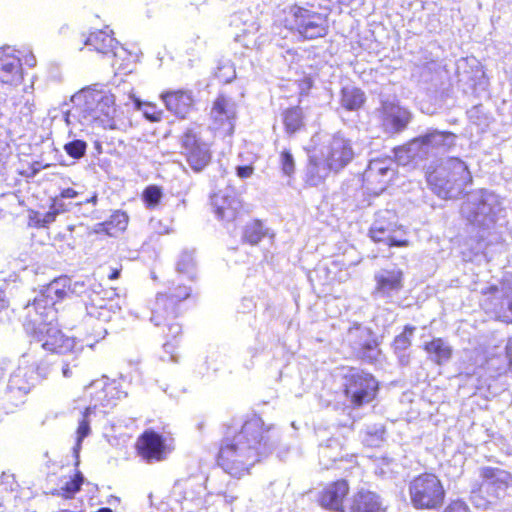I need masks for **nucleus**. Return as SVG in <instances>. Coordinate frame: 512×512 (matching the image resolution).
<instances>
[{
    "instance_id": "7c9ffc66",
    "label": "nucleus",
    "mask_w": 512,
    "mask_h": 512,
    "mask_svg": "<svg viewBox=\"0 0 512 512\" xmlns=\"http://www.w3.org/2000/svg\"><path fill=\"white\" fill-rule=\"evenodd\" d=\"M97 123L104 129H118V121L116 120L115 99L112 94L107 91L103 93V99L93 115V124Z\"/></svg>"
},
{
    "instance_id": "052dcab7",
    "label": "nucleus",
    "mask_w": 512,
    "mask_h": 512,
    "mask_svg": "<svg viewBox=\"0 0 512 512\" xmlns=\"http://www.w3.org/2000/svg\"><path fill=\"white\" fill-rule=\"evenodd\" d=\"M32 106H33V104H29V101L27 100L26 105H25V108L27 111L26 112L21 111V113H23L25 115L32 113Z\"/></svg>"
},
{
    "instance_id": "0e129e2a",
    "label": "nucleus",
    "mask_w": 512,
    "mask_h": 512,
    "mask_svg": "<svg viewBox=\"0 0 512 512\" xmlns=\"http://www.w3.org/2000/svg\"><path fill=\"white\" fill-rule=\"evenodd\" d=\"M106 333H107V329H106V328H104V327H102V328H100V330H99V331H97V332H96V335H97V336H102V337H103Z\"/></svg>"
},
{
    "instance_id": "49530a36",
    "label": "nucleus",
    "mask_w": 512,
    "mask_h": 512,
    "mask_svg": "<svg viewBox=\"0 0 512 512\" xmlns=\"http://www.w3.org/2000/svg\"><path fill=\"white\" fill-rule=\"evenodd\" d=\"M18 488L14 474L3 472L0 476V491L13 492Z\"/></svg>"
},
{
    "instance_id": "8fccbe9b",
    "label": "nucleus",
    "mask_w": 512,
    "mask_h": 512,
    "mask_svg": "<svg viewBox=\"0 0 512 512\" xmlns=\"http://www.w3.org/2000/svg\"><path fill=\"white\" fill-rule=\"evenodd\" d=\"M219 74L217 77L224 82H230L235 77V71L232 69L231 66H224L219 69Z\"/></svg>"
},
{
    "instance_id": "a878e982",
    "label": "nucleus",
    "mask_w": 512,
    "mask_h": 512,
    "mask_svg": "<svg viewBox=\"0 0 512 512\" xmlns=\"http://www.w3.org/2000/svg\"><path fill=\"white\" fill-rule=\"evenodd\" d=\"M138 449L141 456L147 461H161L165 457L167 446L162 435L148 430L139 438Z\"/></svg>"
},
{
    "instance_id": "0eeeda50",
    "label": "nucleus",
    "mask_w": 512,
    "mask_h": 512,
    "mask_svg": "<svg viewBox=\"0 0 512 512\" xmlns=\"http://www.w3.org/2000/svg\"><path fill=\"white\" fill-rule=\"evenodd\" d=\"M66 288L77 296L87 295L89 300L90 296L98 297L101 294L107 295L111 293L109 290H105L102 284L98 283L94 278L72 281L68 277H60L53 280L40 291L35 297V307L41 306L42 303L54 307L58 300L66 296Z\"/></svg>"
},
{
    "instance_id": "4c0bfd02",
    "label": "nucleus",
    "mask_w": 512,
    "mask_h": 512,
    "mask_svg": "<svg viewBox=\"0 0 512 512\" xmlns=\"http://www.w3.org/2000/svg\"><path fill=\"white\" fill-rule=\"evenodd\" d=\"M273 236L274 234L271 233L270 230L266 228L261 221L255 220L246 224L243 230L242 238L245 242L251 245H256L262 240V238H273Z\"/></svg>"
},
{
    "instance_id": "aec40b11",
    "label": "nucleus",
    "mask_w": 512,
    "mask_h": 512,
    "mask_svg": "<svg viewBox=\"0 0 512 512\" xmlns=\"http://www.w3.org/2000/svg\"><path fill=\"white\" fill-rule=\"evenodd\" d=\"M293 15L297 31L305 38L315 39L326 35V21L320 15L300 7L293 8Z\"/></svg>"
},
{
    "instance_id": "412c9836",
    "label": "nucleus",
    "mask_w": 512,
    "mask_h": 512,
    "mask_svg": "<svg viewBox=\"0 0 512 512\" xmlns=\"http://www.w3.org/2000/svg\"><path fill=\"white\" fill-rule=\"evenodd\" d=\"M395 215L390 211L379 213L374 223L372 224L369 234L374 242L384 243L389 247H403L408 245L407 240H398L393 236L396 231V223L386 219L394 218Z\"/></svg>"
},
{
    "instance_id": "2eb2a0df",
    "label": "nucleus",
    "mask_w": 512,
    "mask_h": 512,
    "mask_svg": "<svg viewBox=\"0 0 512 512\" xmlns=\"http://www.w3.org/2000/svg\"><path fill=\"white\" fill-rule=\"evenodd\" d=\"M202 128L193 124L188 127L181 137L182 154L194 172H201L211 161L208 144L201 137Z\"/></svg>"
},
{
    "instance_id": "7ed1b4c3",
    "label": "nucleus",
    "mask_w": 512,
    "mask_h": 512,
    "mask_svg": "<svg viewBox=\"0 0 512 512\" xmlns=\"http://www.w3.org/2000/svg\"><path fill=\"white\" fill-rule=\"evenodd\" d=\"M355 157L352 141L337 133L321 147L320 156H311L306 172V182L318 186L331 172L343 170Z\"/></svg>"
},
{
    "instance_id": "bf43d9fd",
    "label": "nucleus",
    "mask_w": 512,
    "mask_h": 512,
    "mask_svg": "<svg viewBox=\"0 0 512 512\" xmlns=\"http://www.w3.org/2000/svg\"><path fill=\"white\" fill-rule=\"evenodd\" d=\"M7 307L3 291L0 290V312Z\"/></svg>"
},
{
    "instance_id": "393cba45",
    "label": "nucleus",
    "mask_w": 512,
    "mask_h": 512,
    "mask_svg": "<svg viewBox=\"0 0 512 512\" xmlns=\"http://www.w3.org/2000/svg\"><path fill=\"white\" fill-rule=\"evenodd\" d=\"M78 366L76 357H54L51 356L43 360L34 370V377L38 379H45L50 373L61 372L63 377L69 378L73 374V368Z\"/></svg>"
},
{
    "instance_id": "774afa93",
    "label": "nucleus",
    "mask_w": 512,
    "mask_h": 512,
    "mask_svg": "<svg viewBox=\"0 0 512 512\" xmlns=\"http://www.w3.org/2000/svg\"><path fill=\"white\" fill-rule=\"evenodd\" d=\"M96 512H113L112 509L108 508V507H102L100 509H98Z\"/></svg>"
},
{
    "instance_id": "a19ab883",
    "label": "nucleus",
    "mask_w": 512,
    "mask_h": 512,
    "mask_svg": "<svg viewBox=\"0 0 512 512\" xmlns=\"http://www.w3.org/2000/svg\"><path fill=\"white\" fill-rule=\"evenodd\" d=\"M84 482V476L77 472L74 477L67 480L60 489L59 495L65 498H72L80 489Z\"/></svg>"
},
{
    "instance_id": "f8f14e48",
    "label": "nucleus",
    "mask_w": 512,
    "mask_h": 512,
    "mask_svg": "<svg viewBox=\"0 0 512 512\" xmlns=\"http://www.w3.org/2000/svg\"><path fill=\"white\" fill-rule=\"evenodd\" d=\"M344 392L350 403L360 407L374 400L378 391V382L370 373L350 368L344 376Z\"/></svg>"
},
{
    "instance_id": "5701e85b",
    "label": "nucleus",
    "mask_w": 512,
    "mask_h": 512,
    "mask_svg": "<svg viewBox=\"0 0 512 512\" xmlns=\"http://www.w3.org/2000/svg\"><path fill=\"white\" fill-rule=\"evenodd\" d=\"M235 117V102L223 95L218 96L211 109V118L214 128L222 129L225 133L231 134L234 130Z\"/></svg>"
},
{
    "instance_id": "a18cd8bd",
    "label": "nucleus",
    "mask_w": 512,
    "mask_h": 512,
    "mask_svg": "<svg viewBox=\"0 0 512 512\" xmlns=\"http://www.w3.org/2000/svg\"><path fill=\"white\" fill-rule=\"evenodd\" d=\"M135 105L138 109L143 110V114L146 119L153 121V122H157V121L161 120L162 112L157 111L156 107L154 105L147 104V105H145V108L143 109L142 104L140 103L139 100L135 101Z\"/></svg>"
},
{
    "instance_id": "a211bd4d",
    "label": "nucleus",
    "mask_w": 512,
    "mask_h": 512,
    "mask_svg": "<svg viewBox=\"0 0 512 512\" xmlns=\"http://www.w3.org/2000/svg\"><path fill=\"white\" fill-rule=\"evenodd\" d=\"M86 393L91 397V404L93 408L101 406L109 408L116 405V400L126 397V392L119 389L115 382H109L108 378L92 381L86 388Z\"/></svg>"
},
{
    "instance_id": "37998d69",
    "label": "nucleus",
    "mask_w": 512,
    "mask_h": 512,
    "mask_svg": "<svg viewBox=\"0 0 512 512\" xmlns=\"http://www.w3.org/2000/svg\"><path fill=\"white\" fill-rule=\"evenodd\" d=\"M279 165L284 175L290 177L295 172L294 157L288 150H283L279 156Z\"/></svg>"
},
{
    "instance_id": "c03bdc74",
    "label": "nucleus",
    "mask_w": 512,
    "mask_h": 512,
    "mask_svg": "<svg viewBox=\"0 0 512 512\" xmlns=\"http://www.w3.org/2000/svg\"><path fill=\"white\" fill-rule=\"evenodd\" d=\"M162 198V191L158 186H148L143 192V200L148 207H155Z\"/></svg>"
},
{
    "instance_id": "cd10ccee",
    "label": "nucleus",
    "mask_w": 512,
    "mask_h": 512,
    "mask_svg": "<svg viewBox=\"0 0 512 512\" xmlns=\"http://www.w3.org/2000/svg\"><path fill=\"white\" fill-rule=\"evenodd\" d=\"M168 111L179 118H185L190 112L193 104L191 92L184 90L166 91L161 94Z\"/></svg>"
},
{
    "instance_id": "72a5a7b5",
    "label": "nucleus",
    "mask_w": 512,
    "mask_h": 512,
    "mask_svg": "<svg viewBox=\"0 0 512 512\" xmlns=\"http://www.w3.org/2000/svg\"><path fill=\"white\" fill-rule=\"evenodd\" d=\"M128 225V216L120 210L114 211L110 218L95 226L96 233H105L111 237H116L123 232Z\"/></svg>"
},
{
    "instance_id": "4be33fe9",
    "label": "nucleus",
    "mask_w": 512,
    "mask_h": 512,
    "mask_svg": "<svg viewBox=\"0 0 512 512\" xmlns=\"http://www.w3.org/2000/svg\"><path fill=\"white\" fill-rule=\"evenodd\" d=\"M10 47L0 48V82L2 84L17 86L23 79V70L20 57Z\"/></svg>"
},
{
    "instance_id": "423d86ee",
    "label": "nucleus",
    "mask_w": 512,
    "mask_h": 512,
    "mask_svg": "<svg viewBox=\"0 0 512 512\" xmlns=\"http://www.w3.org/2000/svg\"><path fill=\"white\" fill-rule=\"evenodd\" d=\"M191 288L179 284L168 293H157L151 309V322L155 326H167V336L176 339L182 332V326L174 320L179 314V304L190 296Z\"/></svg>"
},
{
    "instance_id": "2f4dec72",
    "label": "nucleus",
    "mask_w": 512,
    "mask_h": 512,
    "mask_svg": "<svg viewBox=\"0 0 512 512\" xmlns=\"http://www.w3.org/2000/svg\"><path fill=\"white\" fill-rule=\"evenodd\" d=\"M212 205L218 219L232 221L236 218L241 204L239 200L227 192H219L212 197Z\"/></svg>"
},
{
    "instance_id": "f704fd0d",
    "label": "nucleus",
    "mask_w": 512,
    "mask_h": 512,
    "mask_svg": "<svg viewBox=\"0 0 512 512\" xmlns=\"http://www.w3.org/2000/svg\"><path fill=\"white\" fill-rule=\"evenodd\" d=\"M366 101V95L360 88L349 85L340 91L341 107L347 111L359 110Z\"/></svg>"
},
{
    "instance_id": "e433bc0d",
    "label": "nucleus",
    "mask_w": 512,
    "mask_h": 512,
    "mask_svg": "<svg viewBox=\"0 0 512 512\" xmlns=\"http://www.w3.org/2000/svg\"><path fill=\"white\" fill-rule=\"evenodd\" d=\"M95 408L92 407V405H89L84 413L82 419L79 421V425L77 428V437H76V443L73 447V454L76 459L75 466L79 465V453L81 450L82 442L83 440L90 434V421L89 417L95 413Z\"/></svg>"
},
{
    "instance_id": "c756f323",
    "label": "nucleus",
    "mask_w": 512,
    "mask_h": 512,
    "mask_svg": "<svg viewBox=\"0 0 512 512\" xmlns=\"http://www.w3.org/2000/svg\"><path fill=\"white\" fill-rule=\"evenodd\" d=\"M84 44L91 50L104 55L111 53L114 57H118L120 52L126 53L124 48L118 47V42L103 30L90 33Z\"/></svg>"
},
{
    "instance_id": "6e6552de",
    "label": "nucleus",
    "mask_w": 512,
    "mask_h": 512,
    "mask_svg": "<svg viewBox=\"0 0 512 512\" xmlns=\"http://www.w3.org/2000/svg\"><path fill=\"white\" fill-rule=\"evenodd\" d=\"M502 211L500 198L484 189L469 193L460 209L461 215L467 221L484 228L494 224Z\"/></svg>"
},
{
    "instance_id": "4d7b16f0",
    "label": "nucleus",
    "mask_w": 512,
    "mask_h": 512,
    "mask_svg": "<svg viewBox=\"0 0 512 512\" xmlns=\"http://www.w3.org/2000/svg\"><path fill=\"white\" fill-rule=\"evenodd\" d=\"M121 269L118 268H110V273L108 274V279L116 280L120 277Z\"/></svg>"
},
{
    "instance_id": "f03ea898",
    "label": "nucleus",
    "mask_w": 512,
    "mask_h": 512,
    "mask_svg": "<svg viewBox=\"0 0 512 512\" xmlns=\"http://www.w3.org/2000/svg\"><path fill=\"white\" fill-rule=\"evenodd\" d=\"M25 326L33 333V339L45 350L66 354L75 346L73 338L65 336L58 328V312L46 303L35 307V299L25 306Z\"/></svg>"
},
{
    "instance_id": "4468645a",
    "label": "nucleus",
    "mask_w": 512,
    "mask_h": 512,
    "mask_svg": "<svg viewBox=\"0 0 512 512\" xmlns=\"http://www.w3.org/2000/svg\"><path fill=\"white\" fill-rule=\"evenodd\" d=\"M376 119L386 135L394 136L403 132L412 121V113L399 105L398 101L380 98V105L375 109Z\"/></svg>"
},
{
    "instance_id": "603ef678",
    "label": "nucleus",
    "mask_w": 512,
    "mask_h": 512,
    "mask_svg": "<svg viewBox=\"0 0 512 512\" xmlns=\"http://www.w3.org/2000/svg\"><path fill=\"white\" fill-rule=\"evenodd\" d=\"M506 357L509 360V369L512 373V336L508 339L505 346Z\"/></svg>"
},
{
    "instance_id": "3c124183",
    "label": "nucleus",
    "mask_w": 512,
    "mask_h": 512,
    "mask_svg": "<svg viewBox=\"0 0 512 512\" xmlns=\"http://www.w3.org/2000/svg\"><path fill=\"white\" fill-rule=\"evenodd\" d=\"M236 173H237V176L240 178H243V179L248 178L253 173V167L250 165L237 166Z\"/></svg>"
},
{
    "instance_id": "09e8293b",
    "label": "nucleus",
    "mask_w": 512,
    "mask_h": 512,
    "mask_svg": "<svg viewBox=\"0 0 512 512\" xmlns=\"http://www.w3.org/2000/svg\"><path fill=\"white\" fill-rule=\"evenodd\" d=\"M443 512H470L467 504L461 500L452 501Z\"/></svg>"
},
{
    "instance_id": "dca6fc26",
    "label": "nucleus",
    "mask_w": 512,
    "mask_h": 512,
    "mask_svg": "<svg viewBox=\"0 0 512 512\" xmlns=\"http://www.w3.org/2000/svg\"><path fill=\"white\" fill-rule=\"evenodd\" d=\"M344 343L350 347L353 356L369 363L375 361L380 353L372 331L361 324H354L348 329Z\"/></svg>"
},
{
    "instance_id": "de8ad7c7",
    "label": "nucleus",
    "mask_w": 512,
    "mask_h": 512,
    "mask_svg": "<svg viewBox=\"0 0 512 512\" xmlns=\"http://www.w3.org/2000/svg\"><path fill=\"white\" fill-rule=\"evenodd\" d=\"M59 207H60L59 200L56 199L52 206V209L44 215V218L42 220L43 226H46V225L52 223L53 221H55L56 215L60 212Z\"/></svg>"
},
{
    "instance_id": "ea45409f",
    "label": "nucleus",
    "mask_w": 512,
    "mask_h": 512,
    "mask_svg": "<svg viewBox=\"0 0 512 512\" xmlns=\"http://www.w3.org/2000/svg\"><path fill=\"white\" fill-rule=\"evenodd\" d=\"M414 331V326L406 325L403 332L395 337L393 341V348L395 353H402L411 346V339L413 337Z\"/></svg>"
},
{
    "instance_id": "c85d7f7f",
    "label": "nucleus",
    "mask_w": 512,
    "mask_h": 512,
    "mask_svg": "<svg viewBox=\"0 0 512 512\" xmlns=\"http://www.w3.org/2000/svg\"><path fill=\"white\" fill-rule=\"evenodd\" d=\"M381 497L369 490H360L350 501L349 512H385Z\"/></svg>"
},
{
    "instance_id": "79ce46f5",
    "label": "nucleus",
    "mask_w": 512,
    "mask_h": 512,
    "mask_svg": "<svg viewBox=\"0 0 512 512\" xmlns=\"http://www.w3.org/2000/svg\"><path fill=\"white\" fill-rule=\"evenodd\" d=\"M87 143L83 140H73L64 146L66 153L74 159H80L86 153Z\"/></svg>"
},
{
    "instance_id": "c9c22d12",
    "label": "nucleus",
    "mask_w": 512,
    "mask_h": 512,
    "mask_svg": "<svg viewBox=\"0 0 512 512\" xmlns=\"http://www.w3.org/2000/svg\"><path fill=\"white\" fill-rule=\"evenodd\" d=\"M282 122L285 132L292 136L304 128V116L302 108L299 106L291 107L283 111Z\"/></svg>"
},
{
    "instance_id": "9d476101",
    "label": "nucleus",
    "mask_w": 512,
    "mask_h": 512,
    "mask_svg": "<svg viewBox=\"0 0 512 512\" xmlns=\"http://www.w3.org/2000/svg\"><path fill=\"white\" fill-rule=\"evenodd\" d=\"M36 383L34 369L29 366H19L10 375L5 389L0 393V407L6 413L24 403L26 395Z\"/></svg>"
},
{
    "instance_id": "680f3d73",
    "label": "nucleus",
    "mask_w": 512,
    "mask_h": 512,
    "mask_svg": "<svg viewBox=\"0 0 512 512\" xmlns=\"http://www.w3.org/2000/svg\"><path fill=\"white\" fill-rule=\"evenodd\" d=\"M36 63L35 57L31 55L28 59H26V64L33 67Z\"/></svg>"
},
{
    "instance_id": "864d4df0",
    "label": "nucleus",
    "mask_w": 512,
    "mask_h": 512,
    "mask_svg": "<svg viewBox=\"0 0 512 512\" xmlns=\"http://www.w3.org/2000/svg\"><path fill=\"white\" fill-rule=\"evenodd\" d=\"M78 196V192L72 188L63 189L60 193L62 199H70Z\"/></svg>"
},
{
    "instance_id": "39448f33",
    "label": "nucleus",
    "mask_w": 512,
    "mask_h": 512,
    "mask_svg": "<svg viewBox=\"0 0 512 512\" xmlns=\"http://www.w3.org/2000/svg\"><path fill=\"white\" fill-rule=\"evenodd\" d=\"M457 136L449 131H440L429 129L419 137L409 141L406 145L396 148L394 156L401 165H407L410 162H418L447 152L455 146Z\"/></svg>"
},
{
    "instance_id": "5fc2aeb1",
    "label": "nucleus",
    "mask_w": 512,
    "mask_h": 512,
    "mask_svg": "<svg viewBox=\"0 0 512 512\" xmlns=\"http://www.w3.org/2000/svg\"><path fill=\"white\" fill-rule=\"evenodd\" d=\"M163 348H164L165 352H167L169 354V359L174 361L175 356L173 355V351H174L175 345L172 342L167 341L166 343H164Z\"/></svg>"
},
{
    "instance_id": "bb28decb",
    "label": "nucleus",
    "mask_w": 512,
    "mask_h": 512,
    "mask_svg": "<svg viewBox=\"0 0 512 512\" xmlns=\"http://www.w3.org/2000/svg\"><path fill=\"white\" fill-rule=\"evenodd\" d=\"M349 492L347 481L338 480L326 486L320 494L319 502L325 509L344 512V499Z\"/></svg>"
},
{
    "instance_id": "69168bd1",
    "label": "nucleus",
    "mask_w": 512,
    "mask_h": 512,
    "mask_svg": "<svg viewBox=\"0 0 512 512\" xmlns=\"http://www.w3.org/2000/svg\"><path fill=\"white\" fill-rule=\"evenodd\" d=\"M6 374V368L3 365H0V379H2Z\"/></svg>"
},
{
    "instance_id": "f257e3e1",
    "label": "nucleus",
    "mask_w": 512,
    "mask_h": 512,
    "mask_svg": "<svg viewBox=\"0 0 512 512\" xmlns=\"http://www.w3.org/2000/svg\"><path fill=\"white\" fill-rule=\"evenodd\" d=\"M278 441L275 427H265L263 420L254 416L245 421L238 431L228 428L218 453V465L226 473L239 478L262 457L269 455Z\"/></svg>"
},
{
    "instance_id": "338daca9",
    "label": "nucleus",
    "mask_w": 512,
    "mask_h": 512,
    "mask_svg": "<svg viewBox=\"0 0 512 512\" xmlns=\"http://www.w3.org/2000/svg\"><path fill=\"white\" fill-rule=\"evenodd\" d=\"M183 485L185 489L194 487L190 480H186Z\"/></svg>"
},
{
    "instance_id": "6e6d98bb",
    "label": "nucleus",
    "mask_w": 512,
    "mask_h": 512,
    "mask_svg": "<svg viewBox=\"0 0 512 512\" xmlns=\"http://www.w3.org/2000/svg\"><path fill=\"white\" fill-rule=\"evenodd\" d=\"M480 112H481V106H474L467 113H468L470 120L474 121V119L478 117V113H480Z\"/></svg>"
},
{
    "instance_id": "6ab92c4d",
    "label": "nucleus",
    "mask_w": 512,
    "mask_h": 512,
    "mask_svg": "<svg viewBox=\"0 0 512 512\" xmlns=\"http://www.w3.org/2000/svg\"><path fill=\"white\" fill-rule=\"evenodd\" d=\"M484 481L481 484L480 493H486L488 499L485 503H479L476 501L477 495L474 493L472 499L478 507H486L487 505L493 504L496 499H500L505 496L507 484V474L501 470L486 469L484 471Z\"/></svg>"
},
{
    "instance_id": "58836bf2",
    "label": "nucleus",
    "mask_w": 512,
    "mask_h": 512,
    "mask_svg": "<svg viewBox=\"0 0 512 512\" xmlns=\"http://www.w3.org/2000/svg\"><path fill=\"white\" fill-rule=\"evenodd\" d=\"M177 272L185 274L190 280L194 278L195 260L193 251H184L177 262Z\"/></svg>"
},
{
    "instance_id": "e2e57ef3",
    "label": "nucleus",
    "mask_w": 512,
    "mask_h": 512,
    "mask_svg": "<svg viewBox=\"0 0 512 512\" xmlns=\"http://www.w3.org/2000/svg\"><path fill=\"white\" fill-rule=\"evenodd\" d=\"M84 202L85 203H92L93 205H95L96 202H97V195H93L91 198L86 199Z\"/></svg>"
},
{
    "instance_id": "9b49d317",
    "label": "nucleus",
    "mask_w": 512,
    "mask_h": 512,
    "mask_svg": "<svg viewBox=\"0 0 512 512\" xmlns=\"http://www.w3.org/2000/svg\"><path fill=\"white\" fill-rule=\"evenodd\" d=\"M375 282L372 297L375 300H382L387 304H395L400 300L404 288V271L396 264H389L375 271L373 275Z\"/></svg>"
},
{
    "instance_id": "473e14b6",
    "label": "nucleus",
    "mask_w": 512,
    "mask_h": 512,
    "mask_svg": "<svg viewBox=\"0 0 512 512\" xmlns=\"http://www.w3.org/2000/svg\"><path fill=\"white\" fill-rule=\"evenodd\" d=\"M428 358L437 365H444L452 357V348L442 338H434L424 346Z\"/></svg>"
},
{
    "instance_id": "13d9d810",
    "label": "nucleus",
    "mask_w": 512,
    "mask_h": 512,
    "mask_svg": "<svg viewBox=\"0 0 512 512\" xmlns=\"http://www.w3.org/2000/svg\"><path fill=\"white\" fill-rule=\"evenodd\" d=\"M506 305H507V310H508V311L510 312V314H511V317L506 316V317H507V321L512 322V298L507 297V299H506Z\"/></svg>"
},
{
    "instance_id": "f3484780",
    "label": "nucleus",
    "mask_w": 512,
    "mask_h": 512,
    "mask_svg": "<svg viewBox=\"0 0 512 512\" xmlns=\"http://www.w3.org/2000/svg\"><path fill=\"white\" fill-rule=\"evenodd\" d=\"M394 166L395 161L391 157L371 159L363 173V181L367 188L375 194L384 191L386 184L394 176Z\"/></svg>"
},
{
    "instance_id": "1a4fd4ad",
    "label": "nucleus",
    "mask_w": 512,
    "mask_h": 512,
    "mask_svg": "<svg viewBox=\"0 0 512 512\" xmlns=\"http://www.w3.org/2000/svg\"><path fill=\"white\" fill-rule=\"evenodd\" d=\"M412 505L421 510H437L442 507L446 491L441 480L432 473H422L409 483Z\"/></svg>"
},
{
    "instance_id": "20e7f679",
    "label": "nucleus",
    "mask_w": 512,
    "mask_h": 512,
    "mask_svg": "<svg viewBox=\"0 0 512 512\" xmlns=\"http://www.w3.org/2000/svg\"><path fill=\"white\" fill-rule=\"evenodd\" d=\"M426 178L431 190L443 199L457 198L472 182L467 165L455 157L442 161L434 170L427 173Z\"/></svg>"
},
{
    "instance_id": "b1692460",
    "label": "nucleus",
    "mask_w": 512,
    "mask_h": 512,
    "mask_svg": "<svg viewBox=\"0 0 512 512\" xmlns=\"http://www.w3.org/2000/svg\"><path fill=\"white\" fill-rule=\"evenodd\" d=\"M110 294H101L98 297H91L90 302L86 303L87 315L90 319H95L101 323L110 322L113 316L120 311V306L115 303L111 297L114 291L109 290Z\"/></svg>"
},
{
    "instance_id": "ddd939ff",
    "label": "nucleus",
    "mask_w": 512,
    "mask_h": 512,
    "mask_svg": "<svg viewBox=\"0 0 512 512\" xmlns=\"http://www.w3.org/2000/svg\"><path fill=\"white\" fill-rule=\"evenodd\" d=\"M99 85L86 87L74 94L71 98L74 107L65 113L64 119L67 125H74L76 121L82 125L93 124V115L103 99L105 90L98 88Z\"/></svg>"
}]
</instances>
